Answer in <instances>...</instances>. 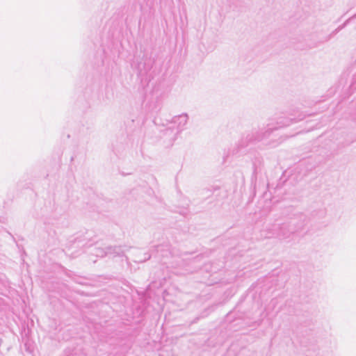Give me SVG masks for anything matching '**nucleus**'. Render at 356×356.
Masks as SVG:
<instances>
[{"instance_id": "obj_1", "label": "nucleus", "mask_w": 356, "mask_h": 356, "mask_svg": "<svg viewBox=\"0 0 356 356\" xmlns=\"http://www.w3.org/2000/svg\"><path fill=\"white\" fill-rule=\"evenodd\" d=\"M304 117L305 116L302 114L299 115L298 118L280 117L277 119L276 127H273L272 124H268L267 127L253 128L241 139L239 143V145L243 147L250 143L261 141L268 138L270 133L274 130L289 126L293 122L302 120Z\"/></svg>"}, {"instance_id": "obj_2", "label": "nucleus", "mask_w": 356, "mask_h": 356, "mask_svg": "<svg viewBox=\"0 0 356 356\" xmlns=\"http://www.w3.org/2000/svg\"><path fill=\"white\" fill-rule=\"evenodd\" d=\"M303 227V222H296L295 220L282 224H274L270 229L272 234L269 237L275 236L281 240L287 239L294 233L300 231Z\"/></svg>"}, {"instance_id": "obj_3", "label": "nucleus", "mask_w": 356, "mask_h": 356, "mask_svg": "<svg viewBox=\"0 0 356 356\" xmlns=\"http://www.w3.org/2000/svg\"><path fill=\"white\" fill-rule=\"evenodd\" d=\"M188 116L186 113H183L172 118V123L176 126L177 133L182 131L187 124Z\"/></svg>"}, {"instance_id": "obj_4", "label": "nucleus", "mask_w": 356, "mask_h": 356, "mask_svg": "<svg viewBox=\"0 0 356 356\" xmlns=\"http://www.w3.org/2000/svg\"><path fill=\"white\" fill-rule=\"evenodd\" d=\"M101 251L104 252V254L107 256L115 257L124 256L125 250L122 246H108L105 250H101Z\"/></svg>"}, {"instance_id": "obj_5", "label": "nucleus", "mask_w": 356, "mask_h": 356, "mask_svg": "<svg viewBox=\"0 0 356 356\" xmlns=\"http://www.w3.org/2000/svg\"><path fill=\"white\" fill-rule=\"evenodd\" d=\"M354 18H356V13L353 16L351 17L350 18H349L348 19H347L341 26H339L336 30H335V32H337L339 31V30L342 29L343 28H344L347 24L352 19H354Z\"/></svg>"}, {"instance_id": "obj_6", "label": "nucleus", "mask_w": 356, "mask_h": 356, "mask_svg": "<svg viewBox=\"0 0 356 356\" xmlns=\"http://www.w3.org/2000/svg\"><path fill=\"white\" fill-rule=\"evenodd\" d=\"M150 258V255L148 253L144 254V257L143 258H138V259L135 260L136 262H143L146 260H148Z\"/></svg>"}, {"instance_id": "obj_7", "label": "nucleus", "mask_w": 356, "mask_h": 356, "mask_svg": "<svg viewBox=\"0 0 356 356\" xmlns=\"http://www.w3.org/2000/svg\"><path fill=\"white\" fill-rule=\"evenodd\" d=\"M101 250H103L102 248H98L96 250V252H95V254L97 256V257H104V256H107L106 254H104V252H102Z\"/></svg>"}]
</instances>
